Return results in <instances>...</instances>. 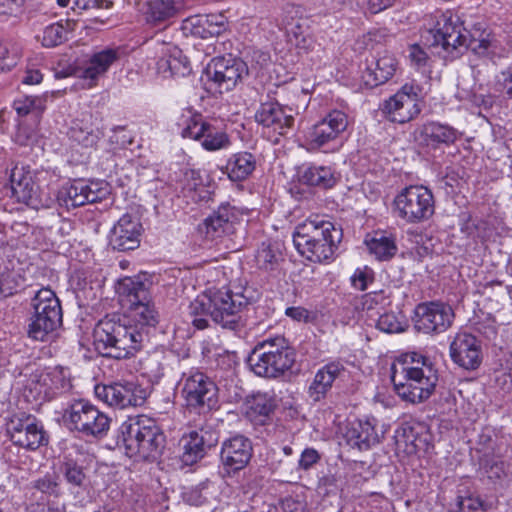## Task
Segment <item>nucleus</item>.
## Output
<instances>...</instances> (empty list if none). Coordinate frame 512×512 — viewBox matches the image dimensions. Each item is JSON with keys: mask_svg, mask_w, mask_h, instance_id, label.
Listing matches in <instances>:
<instances>
[{"mask_svg": "<svg viewBox=\"0 0 512 512\" xmlns=\"http://www.w3.org/2000/svg\"><path fill=\"white\" fill-rule=\"evenodd\" d=\"M421 41L422 45L415 43L408 47V58L417 70L430 67L431 58L424 47L443 59L454 60L471 50L475 55L492 61L498 55L499 48L497 39L482 23L468 30L460 18L451 12L436 16L435 24L422 34Z\"/></svg>", "mask_w": 512, "mask_h": 512, "instance_id": "f257e3e1", "label": "nucleus"}, {"mask_svg": "<svg viewBox=\"0 0 512 512\" xmlns=\"http://www.w3.org/2000/svg\"><path fill=\"white\" fill-rule=\"evenodd\" d=\"M123 317H105L94 328V344L106 357L125 359L141 350L151 327L159 321L151 296L128 308Z\"/></svg>", "mask_w": 512, "mask_h": 512, "instance_id": "f03ea898", "label": "nucleus"}, {"mask_svg": "<svg viewBox=\"0 0 512 512\" xmlns=\"http://www.w3.org/2000/svg\"><path fill=\"white\" fill-rule=\"evenodd\" d=\"M250 304V297L244 293L217 290L210 295L198 296L190 303L188 313L199 330L208 327L210 317L222 328L238 331L245 326L244 311Z\"/></svg>", "mask_w": 512, "mask_h": 512, "instance_id": "7ed1b4c3", "label": "nucleus"}, {"mask_svg": "<svg viewBox=\"0 0 512 512\" xmlns=\"http://www.w3.org/2000/svg\"><path fill=\"white\" fill-rule=\"evenodd\" d=\"M396 394L410 403H421L434 392L438 372L429 358L416 352L406 353L391 367Z\"/></svg>", "mask_w": 512, "mask_h": 512, "instance_id": "20e7f679", "label": "nucleus"}, {"mask_svg": "<svg viewBox=\"0 0 512 512\" xmlns=\"http://www.w3.org/2000/svg\"><path fill=\"white\" fill-rule=\"evenodd\" d=\"M342 237L340 226L315 217L296 226L293 242L297 251L309 261L330 263L335 258Z\"/></svg>", "mask_w": 512, "mask_h": 512, "instance_id": "39448f33", "label": "nucleus"}, {"mask_svg": "<svg viewBox=\"0 0 512 512\" xmlns=\"http://www.w3.org/2000/svg\"><path fill=\"white\" fill-rule=\"evenodd\" d=\"M165 442V435L156 421L143 415L123 422L117 437V445L125 449L126 455L149 461L161 456Z\"/></svg>", "mask_w": 512, "mask_h": 512, "instance_id": "423d86ee", "label": "nucleus"}, {"mask_svg": "<svg viewBox=\"0 0 512 512\" xmlns=\"http://www.w3.org/2000/svg\"><path fill=\"white\" fill-rule=\"evenodd\" d=\"M295 362L294 349L284 336H275L258 342L247 358V364L257 375L277 378L291 369Z\"/></svg>", "mask_w": 512, "mask_h": 512, "instance_id": "0eeeda50", "label": "nucleus"}, {"mask_svg": "<svg viewBox=\"0 0 512 512\" xmlns=\"http://www.w3.org/2000/svg\"><path fill=\"white\" fill-rule=\"evenodd\" d=\"M65 427L84 437L102 439L109 431L111 418L97 406L85 399H76L63 410Z\"/></svg>", "mask_w": 512, "mask_h": 512, "instance_id": "6e6552de", "label": "nucleus"}, {"mask_svg": "<svg viewBox=\"0 0 512 512\" xmlns=\"http://www.w3.org/2000/svg\"><path fill=\"white\" fill-rule=\"evenodd\" d=\"M34 310L28 325V336L45 341L62 325V307L55 292L49 288L40 289L32 300Z\"/></svg>", "mask_w": 512, "mask_h": 512, "instance_id": "1a4fd4ad", "label": "nucleus"}, {"mask_svg": "<svg viewBox=\"0 0 512 512\" xmlns=\"http://www.w3.org/2000/svg\"><path fill=\"white\" fill-rule=\"evenodd\" d=\"M397 215L409 224H418L429 220L435 211L432 192L422 186L414 185L403 189L395 198Z\"/></svg>", "mask_w": 512, "mask_h": 512, "instance_id": "9d476101", "label": "nucleus"}, {"mask_svg": "<svg viewBox=\"0 0 512 512\" xmlns=\"http://www.w3.org/2000/svg\"><path fill=\"white\" fill-rule=\"evenodd\" d=\"M10 441L25 450L35 451L49 443V436L40 420L26 412L13 414L6 422Z\"/></svg>", "mask_w": 512, "mask_h": 512, "instance_id": "9b49d317", "label": "nucleus"}, {"mask_svg": "<svg viewBox=\"0 0 512 512\" xmlns=\"http://www.w3.org/2000/svg\"><path fill=\"white\" fill-rule=\"evenodd\" d=\"M248 76L247 64L239 58L216 57L206 68V86L214 93H224L233 90Z\"/></svg>", "mask_w": 512, "mask_h": 512, "instance_id": "f8f14e48", "label": "nucleus"}, {"mask_svg": "<svg viewBox=\"0 0 512 512\" xmlns=\"http://www.w3.org/2000/svg\"><path fill=\"white\" fill-rule=\"evenodd\" d=\"M348 126V116L341 110H332L306 132V141L310 149L324 152L336 149L340 145V135Z\"/></svg>", "mask_w": 512, "mask_h": 512, "instance_id": "ddd939ff", "label": "nucleus"}, {"mask_svg": "<svg viewBox=\"0 0 512 512\" xmlns=\"http://www.w3.org/2000/svg\"><path fill=\"white\" fill-rule=\"evenodd\" d=\"M422 88L411 82L405 83L394 95L385 100L381 110L392 122L407 123L421 112L419 104Z\"/></svg>", "mask_w": 512, "mask_h": 512, "instance_id": "4468645a", "label": "nucleus"}, {"mask_svg": "<svg viewBox=\"0 0 512 512\" xmlns=\"http://www.w3.org/2000/svg\"><path fill=\"white\" fill-rule=\"evenodd\" d=\"M183 116V138H190L201 142V146L207 151H218L230 146L231 141L228 134L221 128L216 127L210 121L204 119L201 114Z\"/></svg>", "mask_w": 512, "mask_h": 512, "instance_id": "2eb2a0df", "label": "nucleus"}, {"mask_svg": "<svg viewBox=\"0 0 512 512\" xmlns=\"http://www.w3.org/2000/svg\"><path fill=\"white\" fill-rule=\"evenodd\" d=\"M25 387L34 397L45 398L49 401L57 395L71 390L70 371L60 366L48 368L45 371L37 370L30 374Z\"/></svg>", "mask_w": 512, "mask_h": 512, "instance_id": "dca6fc26", "label": "nucleus"}, {"mask_svg": "<svg viewBox=\"0 0 512 512\" xmlns=\"http://www.w3.org/2000/svg\"><path fill=\"white\" fill-rule=\"evenodd\" d=\"M181 382V392L188 407L209 410L216 405L217 386L205 373L199 370L184 373Z\"/></svg>", "mask_w": 512, "mask_h": 512, "instance_id": "f3484780", "label": "nucleus"}, {"mask_svg": "<svg viewBox=\"0 0 512 512\" xmlns=\"http://www.w3.org/2000/svg\"><path fill=\"white\" fill-rule=\"evenodd\" d=\"M109 194V185L105 181L77 180L62 186L57 200L61 206L70 209L102 201Z\"/></svg>", "mask_w": 512, "mask_h": 512, "instance_id": "a211bd4d", "label": "nucleus"}, {"mask_svg": "<svg viewBox=\"0 0 512 512\" xmlns=\"http://www.w3.org/2000/svg\"><path fill=\"white\" fill-rule=\"evenodd\" d=\"M95 395L109 406L120 409L142 406L147 398L146 389L131 381L96 385Z\"/></svg>", "mask_w": 512, "mask_h": 512, "instance_id": "6ab92c4d", "label": "nucleus"}, {"mask_svg": "<svg viewBox=\"0 0 512 512\" xmlns=\"http://www.w3.org/2000/svg\"><path fill=\"white\" fill-rule=\"evenodd\" d=\"M452 307L440 301L423 302L415 308V328L425 334H440L453 323Z\"/></svg>", "mask_w": 512, "mask_h": 512, "instance_id": "aec40b11", "label": "nucleus"}, {"mask_svg": "<svg viewBox=\"0 0 512 512\" xmlns=\"http://www.w3.org/2000/svg\"><path fill=\"white\" fill-rule=\"evenodd\" d=\"M253 455V446L249 438L234 435L222 443L220 460L224 476H231L243 470Z\"/></svg>", "mask_w": 512, "mask_h": 512, "instance_id": "412c9836", "label": "nucleus"}, {"mask_svg": "<svg viewBox=\"0 0 512 512\" xmlns=\"http://www.w3.org/2000/svg\"><path fill=\"white\" fill-rule=\"evenodd\" d=\"M386 426L372 417L351 422L346 431L347 444L359 451H367L378 445L384 438Z\"/></svg>", "mask_w": 512, "mask_h": 512, "instance_id": "4be33fe9", "label": "nucleus"}, {"mask_svg": "<svg viewBox=\"0 0 512 512\" xmlns=\"http://www.w3.org/2000/svg\"><path fill=\"white\" fill-rule=\"evenodd\" d=\"M450 357L458 366L474 370L482 361L481 344L474 335L458 332L450 343Z\"/></svg>", "mask_w": 512, "mask_h": 512, "instance_id": "5701e85b", "label": "nucleus"}, {"mask_svg": "<svg viewBox=\"0 0 512 512\" xmlns=\"http://www.w3.org/2000/svg\"><path fill=\"white\" fill-rule=\"evenodd\" d=\"M255 120L264 127L272 128L280 135H285L294 125V111L277 101L269 100L260 104Z\"/></svg>", "mask_w": 512, "mask_h": 512, "instance_id": "b1692460", "label": "nucleus"}, {"mask_svg": "<svg viewBox=\"0 0 512 512\" xmlns=\"http://www.w3.org/2000/svg\"><path fill=\"white\" fill-rule=\"evenodd\" d=\"M142 224L129 214L123 215L110 232L109 243L114 250L129 251L140 245Z\"/></svg>", "mask_w": 512, "mask_h": 512, "instance_id": "393cba45", "label": "nucleus"}, {"mask_svg": "<svg viewBox=\"0 0 512 512\" xmlns=\"http://www.w3.org/2000/svg\"><path fill=\"white\" fill-rule=\"evenodd\" d=\"M216 443L217 438L209 431H190L184 434L179 442L182 448V462L185 465H193L202 459Z\"/></svg>", "mask_w": 512, "mask_h": 512, "instance_id": "a878e982", "label": "nucleus"}, {"mask_svg": "<svg viewBox=\"0 0 512 512\" xmlns=\"http://www.w3.org/2000/svg\"><path fill=\"white\" fill-rule=\"evenodd\" d=\"M10 182L13 195L19 202L38 208L41 204L40 190L30 170L23 166H15L11 171Z\"/></svg>", "mask_w": 512, "mask_h": 512, "instance_id": "bb28decb", "label": "nucleus"}, {"mask_svg": "<svg viewBox=\"0 0 512 512\" xmlns=\"http://www.w3.org/2000/svg\"><path fill=\"white\" fill-rule=\"evenodd\" d=\"M227 27V17L222 13L190 16L182 25L185 32L202 39L218 36L226 31Z\"/></svg>", "mask_w": 512, "mask_h": 512, "instance_id": "cd10ccee", "label": "nucleus"}, {"mask_svg": "<svg viewBox=\"0 0 512 512\" xmlns=\"http://www.w3.org/2000/svg\"><path fill=\"white\" fill-rule=\"evenodd\" d=\"M151 286V281L143 275L120 279L116 285L120 304L128 308L141 301L149 300Z\"/></svg>", "mask_w": 512, "mask_h": 512, "instance_id": "c85d7f7f", "label": "nucleus"}, {"mask_svg": "<svg viewBox=\"0 0 512 512\" xmlns=\"http://www.w3.org/2000/svg\"><path fill=\"white\" fill-rule=\"evenodd\" d=\"M396 69V58L389 53H384L367 65L361 75L362 83L367 88L382 85L393 77Z\"/></svg>", "mask_w": 512, "mask_h": 512, "instance_id": "c756f323", "label": "nucleus"}, {"mask_svg": "<svg viewBox=\"0 0 512 512\" xmlns=\"http://www.w3.org/2000/svg\"><path fill=\"white\" fill-rule=\"evenodd\" d=\"M119 59L118 49L106 48L92 53L86 65L78 70L79 77L89 81V87L103 76L111 65Z\"/></svg>", "mask_w": 512, "mask_h": 512, "instance_id": "7c9ffc66", "label": "nucleus"}, {"mask_svg": "<svg viewBox=\"0 0 512 512\" xmlns=\"http://www.w3.org/2000/svg\"><path fill=\"white\" fill-rule=\"evenodd\" d=\"M345 371L339 361L329 362L320 368L308 388V395L314 402L324 399L332 388L334 381Z\"/></svg>", "mask_w": 512, "mask_h": 512, "instance_id": "2f4dec72", "label": "nucleus"}, {"mask_svg": "<svg viewBox=\"0 0 512 512\" xmlns=\"http://www.w3.org/2000/svg\"><path fill=\"white\" fill-rule=\"evenodd\" d=\"M420 138L426 146L436 149L453 144L458 138V131L450 125L431 121L421 127Z\"/></svg>", "mask_w": 512, "mask_h": 512, "instance_id": "473e14b6", "label": "nucleus"}, {"mask_svg": "<svg viewBox=\"0 0 512 512\" xmlns=\"http://www.w3.org/2000/svg\"><path fill=\"white\" fill-rule=\"evenodd\" d=\"M337 179L336 172L331 166L308 164L303 165L299 170L301 183L320 189L332 188L337 183Z\"/></svg>", "mask_w": 512, "mask_h": 512, "instance_id": "72a5a7b5", "label": "nucleus"}, {"mask_svg": "<svg viewBox=\"0 0 512 512\" xmlns=\"http://www.w3.org/2000/svg\"><path fill=\"white\" fill-rule=\"evenodd\" d=\"M257 165L256 156L247 151L232 154L224 167L223 172L233 182H241L248 179L255 171Z\"/></svg>", "mask_w": 512, "mask_h": 512, "instance_id": "f704fd0d", "label": "nucleus"}, {"mask_svg": "<svg viewBox=\"0 0 512 512\" xmlns=\"http://www.w3.org/2000/svg\"><path fill=\"white\" fill-rule=\"evenodd\" d=\"M179 185L183 197L193 203L208 201L210 198V191L204 185L200 173L196 170H185L179 181Z\"/></svg>", "mask_w": 512, "mask_h": 512, "instance_id": "c9c22d12", "label": "nucleus"}, {"mask_svg": "<svg viewBox=\"0 0 512 512\" xmlns=\"http://www.w3.org/2000/svg\"><path fill=\"white\" fill-rule=\"evenodd\" d=\"M365 243L369 252L380 261L392 259L398 251L395 238L384 233H375L371 239L365 240Z\"/></svg>", "mask_w": 512, "mask_h": 512, "instance_id": "e433bc0d", "label": "nucleus"}, {"mask_svg": "<svg viewBox=\"0 0 512 512\" xmlns=\"http://www.w3.org/2000/svg\"><path fill=\"white\" fill-rule=\"evenodd\" d=\"M184 5L185 0H151L149 19L154 23L164 22L179 13Z\"/></svg>", "mask_w": 512, "mask_h": 512, "instance_id": "4c0bfd02", "label": "nucleus"}, {"mask_svg": "<svg viewBox=\"0 0 512 512\" xmlns=\"http://www.w3.org/2000/svg\"><path fill=\"white\" fill-rule=\"evenodd\" d=\"M60 472L71 490H84L88 486V477L84 468L76 460L65 457L60 465Z\"/></svg>", "mask_w": 512, "mask_h": 512, "instance_id": "58836bf2", "label": "nucleus"}, {"mask_svg": "<svg viewBox=\"0 0 512 512\" xmlns=\"http://www.w3.org/2000/svg\"><path fill=\"white\" fill-rule=\"evenodd\" d=\"M158 66L160 69L168 70L173 76H185L190 73L188 58L176 47L170 49L169 54L159 60Z\"/></svg>", "mask_w": 512, "mask_h": 512, "instance_id": "ea45409f", "label": "nucleus"}, {"mask_svg": "<svg viewBox=\"0 0 512 512\" xmlns=\"http://www.w3.org/2000/svg\"><path fill=\"white\" fill-rule=\"evenodd\" d=\"M30 487L35 493H40V499L47 501L51 497L58 498L61 492L59 476L56 473H46L30 483Z\"/></svg>", "mask_w": 512, "mask_h": 512, "instance_id": "a19ab883", "label": "nucleus"}, {"mask_svg": "<svg viewBox=\"0 0 512 512\" xmlns=\"http://www.w3.org/2000/svg\"><path fill=\"white\" fill-rule=\"evenodd\" d=\"M71 30L69 21L52 23L43 29L41 44L47 48L59 46L68 40Z\"/></svg>", "mask_w": 512, "mask_h": 512, "instance_id": "79ce46f5", "label": "nucleus"}, {"mask_svg": "<svg viewBox=\"0 0 512 512\" xmlns=\"http://www.w3.org/2000/svg\"><path fill=\"white\" fill-rule=\"evenodd\" d=\"M280 259V251L276 245L271 242H262L255 254V261L258 268L265 271H272L276 269Z\"/></svg>", "mask_w": 512, "mask_h": 512, "instance_id": "37998d69", "label": "nucleus"}, {"mask_svg": "<svg viewBox=\"0 0 512 512\" xmlns=\"http://www.w3.org/2000/svg\"><path fill=\"white\" fill-rule=\"evenodd\" d=\"M456 506L458 512H487L492 508V505L483 500L480 495L461 490L456 498Z\"/></svg>", "mask_w": 512, "mask_h": 512, "instance_id": "c03bdc74", "label": "nucleus"}, {"mask_svg": "<svg viewBox=\"0 0 512 512\" xmlns=\"http://www.w3.org/2000/svg\"><path fill=\"white\" fill-rule=\"evenodd\" d=\"M69 138L83 147H93L98 142L99 132L84 125L81 121L73 122L68 132Z\"/></svg>", "mask_w": 512, "mask_h": 512, "instance_id": "a18cd8bd", "label": "nucleus"}, {"mask_svg": "<svg viewBox=\"0 0 512 512\" xmlns=\"http://www.w3.org/2000/svg\"><path fill=\"white\" fill-rule=\"evenodd\" d=\"M45 101L38 96H21L14 100L13 107L19 116L32 114L39 118L45 110Z\"/></svg>", "mask_w": 512, "mask_h": 512, "instance_id": "49530a36", "label": "nucleus"}, {"mask_svg": "<svg viewBox=\"0 0 512 512\" xmlns=\"http://www.w3.org/2000/svg\"><path fill=\"white\" fill-rule=\"evenodd\" d=\"M200 230L205 234L206 238L214 240L222 237L224 234L232 232L224 221L214 211L209 217H207L203 224L200 226Z\"/></svg>", "mask_w": 512, "mask_h": 512, "instance_id": "de8ad7c7", "label": "nucleus"}, {"mask_svg": "<svg viewBox=\"0 0 512 512\" xmlns=\"http://www.w3.org/2000/svg\"><path fill=\"white\" fill-rule=\"evenodd\" d=\"M376 327L385 333H400L405 330V323L397 314L386 312L380 315Z\"/></svg>", "mask_w": 512, "mask_h": 512, "instance_id": "09e8293b", "label": "nucleus"}, {"mask_svg": "<svg viewBox=\"0 0 512 512\" xmlns=\"http://www.w3.org/2000/svg\"><path fill=\"white\" fill-rule=\"evenodd\" d=\"M221 218V221L228 224V227L232 230L233 225L238 223L243 217V210L232 205L229 202L222 203L215 211Z\"/></svg>", "mask_w": 512, "mask_h": 512, "instance_id": "8fccbe9b", "label": "nucleus"}, {"mask_svg": "<svg viewBox=\"0 0 512 512\" xmlns=\"http://www.w3.org/2000/svg\"><path fill=\"white\" fill-rule=\"evenodd\" d=\"M19 54L6 43H0V72H8L17 65Z\"/></svg>", "mask_w": 512, "mask_h": 512, "instance_id": "3c124183", "label": "nucleus"}, {"mask_svg": "<svg viewBox=\"0 0 512 512\" xmlns=\"http://www.w3.org/2000/svg\"><path fill=\"white\" fill-rule=\"evenodd\" d=\"M497 91L508 99H512V65L496 76Z\"/></svg>", "mask_w": 512, "mask_h": 512, "instance_id": "603ef678", "label": "nucleus"}, {"mask_svg": "<svg viewBox=\"0 0 512 512\" xmlns=\"http://www.w3.org/2000/svg\"><path fill=\"white\" fill-rule=\"evenodd\" d=\"M374 280L372 269L364 267L363 269H356L354 274L351 276L352 286L360 291L367 289L368 284Z\"/></svg>", "mask_w": 512, "mask_h": 512, "instance_id": "864d4df0", "label": "nucleus"}, {"mask_svg": "<svg viewBox=\"0 0 512 512\" xmlns=\"http://www.w3.org/2000/svg\"><path fill=\"white\" fill-rule=\"evenodd\" d=\"M267 512H304V505L292 498H286L278 504L267 506Z\"/></svg>", "mask_w": 512, "mask_h": 512, "instance_id": "5fc2aeb1", "label": "nucleus"}, {"mask_svg": "<svg viewBox=\"0 0 512 512\" xmlns=\"http://www.w3.org/2000/svg\"><path fill=\"white\" fill-rule=\"evenodd\" d=\"M110 141L116 144L119 148H127L133 142V136L126 130L125 127L119 126L113 129V134L110 136Z\"/></svg>", "mask_w": 512, "mask_h": 512, "instance_id": "6e6d98bb", "label": "nucleus"}, {"mask_svg": "<svg viewBox=\"0 0 512 512\" xmlns=\"http://www.w3.org/2000/svg\"><path fill=\"white\" fill-rule=\"evenodd\" d=\"M320 459V455L317 450L313 448H306L300 456L299 467L308 470Z\"/></svg>", "mask_w": 512, "mask_h": 512, "instance_id": "4d7b16f0", "label": "nucleus"}, {"mask_svg": "<svg viewBox=\"0 0 512 512\" xmlns=\"http://www.w3.org/2000/svg\"><path fill=\"white\" fill-rule=\"evenodd\" d=\"M23 5L24 0H0V15H17Z\"/></svg>", "mask_w": 512, "mask_h": 512, "instance_id": "13d9d810", "label": "nucleus"}, {"mask_svg": "<svg viewBox=\"0 0 512 512\" xmlns=\"http://www.w3.org/2000/svg\"><path fill=\"white\" fill-rule=\"evenodd\" d=\"M285 314L298 322H307L309 319V312L303 307H288Z\"/></svg>", "mask_w": 512, "mask_h": 512, "instance_id": "bf43d9fd", "label": "nucleus"}, {"mask_svg": "<svg viewBox=\"0 0 512 512\" xmlns=\"http://www.w3.org/2000/svg\"><path fill=\"white\" fill-rule=\"evenodd\" d=\"M395 0H368V9L371 13H379L393 5Z\"/></svg>", "mask_w": 512, "mask_h": 512, "instance_id": "052dcab7", "label": "nucleus"}, {"mask_svg": "<svg viewBox=\"0 0 512 512\" xmlns=\"http://www.w3.org/2000/svg\"><path fill=\"white\" fill-rule=\"evenodd\" d=\"M42 81V74L38 70L28 71L23 79L25 84H39Z\"/></svg>", "mask_w": 512, "mask_h": 512, "instance_id": "680f3d73", "label": "nucleus"}, {"mask_svg": "<svg viewBox=\"0 0 512 512\" xmlns=\"http://www.w3.org/2000/svg\"><path fill=\"white\" fill-rule=\"evenodd\" d=\"M253 60H255L260 66L266 65L270 61V55L267 52L256 50L253 52L252 56Z\"/></svg>", "mask_w": 512, "mask_h": 512, "instance_id": "e2e57ef3", "label": "nucleus"}, {"mask_svg": "<svg viewBox=\"0 0 512 512\" xmlns=\"http://www.w3.org/2000/svg\"><path fill=\"white\" fill-rule=\"evenodd\" d=\"M96 0H73V9L87 10L91 7H95Z\"/></svg>", "mask_w": 512, "mask_h": 512, "instance_id": "0e129e2a", "label": "nucleus"}, {"mask_svg": "<svg viewBox=\"0 0 512 512\" xmlns=\"http://www.w3.org/2000/svg\"><path fill=\"white\" fill-rule=\"evenodd\" d=\"M255 409L262 415H268L272 411V405L270 403H265L260 406V404L257 403Z\"/></svg>", "mask_w": 512, "mask_h": 512, "instance_id": "69168bd1", "label": "nucleus"}, {"mask_svg": "<svg viewBox=\"0 0 512 512\" xmlns=\"http://www.w3.org/2000/svg\"><path fill=\"white\" fill-rule=\"evenodd\" d=\"M477 330L484 333L488 338L496 334V328L494 325L488 326L484 331H482L480 327H477Z\"/></svg>", "mask_w": 512, "mask_h": 512, "instance_id": "338daca9", "label": "nucleus"}, {"mask_svg": "<svg viewBox=\"0 0 512 512\" xmlns=\"http://www.w3.org/2000/svg\"><path fill=\"white\" fill-rule=\"evenodd\" d=\"M111 2L108 0H96L94 8H109Z\"/></svg>", "mask_w": 512, "mask_h": 512, "instance_id": "774afa93", "label": "nucleus"}]
</instances>
